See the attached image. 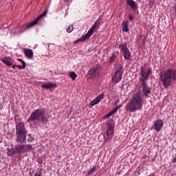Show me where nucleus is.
I'll use <instances>...</instances> for the list:
<instances>
[{
  "label": "nucleus",
  "instance_id": "1",
  "mask_svg": "<svg viewBox=\"0 0 176 176\" xmlns=\"http://www.w3.org/2000/svg\"><path fill=\"white\" fill-rule=\"evenodd\" d=\"M144 107V96L141 91H138L126 105V111L128 112H137Z\"/></svg>",
  "mask_w": 176,
  "mask_h": 176
},
{
  "label": "nucleus",
  "instance_id": "2",
  "mask_svg": "<svg viewBox=\"0 0 176 176\" xmlns=\"http://www.w3.org/2000/svg\"><path fill=\"white\" fill-rule=\"evenodd\" d=\"M160 79L165 89L171 85L173 80H176V70L168 69L166 71L160 73Z\"/></svg>",
  "mask_w": 176,
  "mask_h": 176
},
{
  "label": "nucleus",
  "instance_id": "3",
  "mask_svg": "<svg viewBox=\"0 0 176 176\" xmlns=\"http://www.w3.org/2000/svg\"><path fill=\"white\" fill-rule=\"evenodd\" d=\"M46 111L44 109H37L34 110L30 118L28 119L27 122H41L43 124H47V118L45 116Z\"/></svg>",
  "mask_w": 176,
  "mask_h": 176
},
{
  "label": "nucleus",
  "instance_id": "4",
  "mask_svg": "<svg viewBox=\"0 0 176 176\" xmlns=\"http://www.w3.org/2000/svg\"><path fill=\"white\" fill-rule=\"evenodd\" d=\"M27 129L25 125L23 122H19L16 125V142L24 144L27 140Z\"/></svg>",
  "mask_w": 176,
  "mask_h": 176
},
{
  "label": "nucleus",
  "instance_id": "5",
  "mask_svg": "<svg viewBox=\"0 0 176 176\" xmlns=\"http://www.w3.org/2000/svg\"><path fill=\"white\" fill-rule=\"evenodd\" d=\"M106 126L108 127L106 132V141H109L110 140H112L113 133H115V122H113V120L110 119L107 120Z\"/></svg>",
  "mask_w": 176,
  "mask_h": 176
},
{
  "label": "nucleus",
  "instance_id": "6",
  "mask_svg": "<svg viewBox=\"0 0 176 176\" xmlns=\"http://www.w3.org/2000/svg\"><path fill=\"white\" fill-rule=\"evenodd\" d=\"M102 68L101 65H96L93 68H91L87 72V76L89 79L94 80L97 78L101 74Z\"/></svg>",
  "mask_w": 176,
  "mask_h": 176
},
{
  "label": "nucleus",
  "instance_id": "7",
  "mask_svg": "<svg viewBox=\"0 0 176 176\" xmlns=\"http://www.w3.org/2000/svg\"><path fill=\"white\" fill-rule=\"evenodd\" d=\"M122 76H123V66L122 65H118L116 71L113 76L111 80L115 85L119 83L122 80Z\"/></svg>",
  "mask_w": 176,
  "mask_h": 176
},
{
  "label": "nucleus",
  "instance_id": "8",
  "mask_svg": "<svg viewBox=\"0 0 176 176\" xmlns=\"http://www.w3.org/2000/svg\"><path fill=\"white\" fill-rule=\"evenodd\" d=\"M16 153H25V152H28L31 151L32 148V144H17L15 146Z\"/></svg>",
  "mask_w": 176,
  "mask_h": 176
},
{
  "label": "nucleus",
  "instance_id": "9",
  "mask_svg": "<svg viewBox=\"0 0 176 176\" xmlns=\"http://www.w3.org/2000/svg\"><path fill=\"white\" fill-rule=\"evenodd\" d=\"M140 75L142 78L140 79L142 83H146V80L149 79L150 75H152V68L149 67L147 69V72L144 71V68L142 67L140 70Z\"/></svg>",
  "mask_w": 176,
  "mask_h": 176
},
{
  "label": "nucleus",
  "instance_id": "10",
  "mask_svg": "<svg viewBox=\"0 0 176 176\" xmlns=\"http://www.w3.org/2000/svg\"><path fill=\"white\" fill-rule=\"evenodd\" d=\"M45 14H47V10H44L43 13L40 14L37 18L30 23H28L27 26L25 27V30H28V28H32V27H34V25L38 24V21L42 19V17H44Z\"/></svg>",
  "mask_w": 176,
  "mask_h": 176
},
{
  "label": "nucleus",
  "instance_id": "11",
  "mask_svg": "<svg viewBox=\"0 0 176 176\" xmlns=\"http://www.w3.org/2000/svg\"><path fill=\"white\" fill-rule=\"evenodd\" d=\"M101 23V19H97L94 25L88 30L87 32V34L91 37V35H93V32H94L95 30H97V28L98 27V25H100V23Z\"/></svg>",
  "mask_w": 176,
  "mask_h": 176
},
{
  "label": "nucleus",
  "instance_id": "12",
  "mask_svg": "<svg viewBox=\"0 0 176 176\" xmlns=\"http://www.w3.org/2000/svg\"><path fill=\"white\" fill-rule=\"evenodd\" d=\"M143 96L148 97V94H151V87L148 86L146 82H142Z\"/></svg>",
  "mask_w": 176,
  "mask_h": 176
},
{
  "label": "nucleus",
  "instance_id": "13",
  "mask_svg": "<svg viewBox=\"0 0 176 176\" xmlns=\"http://www.w3.org/2000/svg\"><path fill=\"white\" fill-rule=\"evenodd\" d=\"M126 3L131 7L132 10H137L138 9V4L134 0H126Z\"/></svg>",
  "mask_w": 176,
  "mask_h": 176
},
{
  "label": "nucleus",
  "instance_id": "14",
  "mask_svg": "<svg viewBox=\"0 0 176 176\" xmlns=\"http://www.w3.org/2000/svg\"><path fill=\"white\" fill-rule=\"evenodd\" d=\"M104 94H100L98 97H96L95 99H94L91 102H90V105L91 107H94V105H97V104H98V102H100L101 101V100H102V98H104Z\"/></svg>",
  "mask_w": 176,
  "mask_h": 176
},
{
  "label": "nucleus",
  "instance_id": "15",
  "mask_svg": "<svg viewBox=\"0 0 176 176\" xmlns=\"http://www.w3.org/2000/svg\"><path fill=\"white\" fill-rule=\"evenodd\" d=\"M163 120H157L156 122H154V129L156 131H160L162 130V127H163Z\"/></svg>",
  "mask_w": 176,
  "mask_h": 176
},
{
  "label": "nucleus",
  "instance_id": "16",
  "mask_svg": "<svg viewBox=\"0 0 176 176\" xmlns=\"http://www.w3.org/2000/svg\"><path fill=\"white\" fill-rule=\"evenodd\" d=\"M42 89H45V90L47 89H56L57 87V84L49 82L47 84H44L41 85Z\"/></svg>",
  "mask_w": 176,
  "mask_h": 176
},
{
  "label": "nucleus",
  "instance_id": "17",
  "mask_svg": "<svg viewBox=\"0 0 176 176\" xmlns=\"http://www.w3.org/2000/svg\"><path fill=\"white\" fill-rule=\"evenodd\" d=\"M25 56L27 57V58H29V60H31L32 57H34V51L31 49H25L24 50Z\"/></svg>",
  "mask_w": 176,
  "mask_h": 176
},
{
  "label": "nucleus",
  "instance_id": "18",
  "mask_svg": "<svg viewBox=\"0 0 176 176\" xmlns=\"http://www.w3.org/2000/svg\"><path fill=\"white\" fill-rule=\"evenodd\" d=\"M86 39H90V36L87 33L85 35L81 36L80 38L74 41V44L79 43V42H85Z\"/></svg>",
  "mask_w": 176,
  "mask_h": 176
},
{
  "label": "nucleus",
  "instance_id": "19",
  "mask_svg": "<svg viewBox=\"0 0 176 176\" xmlns=\"http://www.w3.org/2000/svg\"><path fill=\"white\" fill-rule=\"evenodd\" d=\"M122 28L124 32H129L130 30L129 29V21H124L122 23Z\"/></svg>",
  "mask_w": 176,
  "mask_h": 176
},
{
  "label": "nucleus",
  "instance_id": "20",
  "mask_svg": "<svg viewBox=\"0 0 176 176\" xmlns=\"http://www.w3.org/2000/svg\"><path fill=\"white\" fill-rule=\"evenodd\" d=\"M1 61L3 63V64H6V65H8V67H10L13 63L12 62V59L10 58L6 57L4 58H1Z\"/></svg>",
  "mask_w": 176,
  "mask_h": 176
},
{
  "label": "nucleus",
  "instance_id": "21",
  "mask_svg": "<svg viewBox=\"0 0 176 176\" xmlns=\"http://www.w3.org/2000/svg\"><path fill=\"white\" fill-rule=\"evenodd\" d=\"M120 52H122V53L124 52H126V50H129V49L127 48V44L126 43H120L118 46Z\"/></svg>",
  "mask_w": 176,
  "mask_h": 176
},
{
  "label": "nucleus",
  "instance_id": "22",
  "mask_svg": "<svg viewBox=\"0 0 176 176\" xmlns=\"http://www.w3.org/2000/svg\"><path fill=\"white\" fill-rule=\"evenodd\" d=\"M123 54H124V60H130V58H131V54L130 53L129 50H126V51H124Z\"/></svg>",
  "mask_w": 176,
  "mask_h": 176
},
{
  "label": "nucleus",
  "instance_id": "23",
  "mask_svg": "<svg viewBox=\"0 0 176 176\" xmlns=\"http://www.w3.org/2000/svg\"><path fill=\"white\" fill-rule=\"evenodd\" d=\"M97 170H100V166H94L87 173V175H91L97 171Z\"/></svg>",
  "mask_w": 176,
  "mask_h": 176
},
{
  "label": "nucleus",
  "instance_id": "24",
  "mask_svg": "<svg viewBox=\"0 0 176 176\" xmlns=\"http://www.w3.org/2000/svg\"><path fill=\"white\" fill-rule=\"evenodd\" d=\"M16 153H17V152L16 151V147L15 149L14 148H9L7 151V155H8V156H13V155H16Z\"/></svg>",
  "mask_w": 176,
  "mask_h": 176
},
{
  "label": "nucleus",
  "instance_id": "25",
  "mask_svg": "<svg viewBox=\"0 0 176 176\" xmlns=\"http://www.w3.org/2000/svg\"><path fill=\"white\" fill-rule=\"evenodd\" d=\"M122 104H119L118 106H116L112 111H111V112L113 113V115L114 113H116L118 112V110L120 109V108H122Z\"/></svg>",
  "mask_w": 176,
  "mask_h": 176
},
{
  "label": "nucleus",
  "instance_id": "26",
  "mask_svg": "<svg viewBox=\"0 0 176 176\" xmlns=\"http://www.w3.org/2000/svg\"><path fill=\"white\" fill-rule=\"evenodd\" d=\"M115 58H116V54H113L111 56L109 57V63L112 64L115 61Z\"/></svg>",
  "mask_w": 176,
  "mask_h": 176
},
{
  "label": "nucleus",
  "instance_id": "27",
  "mask_svg": "<svg viewBox=\"0 0 176 176\" xmlns=\"http://www.w3.org/2000/svg\"><path fill=\"white\" fill-rule=\"evenodd\" d=\"M69 76L70 78H72L73 80H75L78 75H76V74L74 72H72L69 74Z\"/></svg>",
  "mask_w": 176,
  "mask_h": 176
},
{
  "label": "nucleus",
  "instance_id": "28",
  "mask_svg": "<svg viewBox=\"0 0 176 176\" xmlns=\"http://www.w3.org/2000/svg\"><path fill=\"white\" fill-rule=\"evenodd\" d=\"M67 32H72L74 31V26L72 25H69L66 29Z\"/></svg>",
  "mask_w": 176,
  "mask_h": 176
},
{
  "label": "nucleus",
  "instance_id": "29",
  "mask_svg": "<svg viewBox=\"0 0 176 176\" xmlns=\"http://www.w3.org/2000/svg\"><path fill=\"white\" fill-rule=\"evenodd\" d=\"M18 61H19L20 63H21V64H22V68H25L26 64H25V62L24 60H23V59L18 58Z\"/></svg>",
  "mask_w": 176,
  "mask_h": 176
},
{
  "label": "nucleus",
  "instance_id": "30",
  "mask_svg": "<svg viewBox=\"0 0 176 176\" xmlns=\"http://www.w3.org/2000/svg\"><path fill=\"white\" fill-rule=\"evenodd\" d=\"M112 115H113L111 111L109 113H108L107 114H106L104 116V119H108L109 118H111V116H112Z\"/></svg>",
  "mask_w": 176,
  "mask_h": 176
},
{
  "label": "nucleus",
  "instance_id": "31",
  "mask_svg": "<svg viewBox=\"0 0 176 176\" xmlns=\"http://www.w3.org/2000/svg\"><path fill=\"white\" fill-rule=\"evenodd\" d=\"M29 138L28 139V142H34V138L31 137V134H29Z\"/></svg>",
  "mask_w": 176,
  "mask_h": 176
},
{
  "label": "nucleus",
  "instance_id": "32",
  "mask_svg": "<svg viewBox=\"0 0 176 176\" xmlns=\"http://www.w3.org/2000/svg\"><path fill=\"white\" fill-rule=\"evenodd\" d=\"M129 19L131 21H133L134 20V16H133L132 14H129Z\"/></svg>",
  "mask_w": 176,
  "mask_h": 176
},
{
  "label": "nucleus",
  "instance_id": "33",
  "mask_svg": "<svg viewBox=\"0 0 176 176\" xmlns=\"http://www.w3.org/2000/svg\"><path fill=\"white\" fill-rule=\"evenodd\" d=\"M119 104V99H116L114 102V105H118Z\"/></svg>",
  "mask_w": 176,
  "mask_h": 176
},
{
  "label": "nucleus",
  "instance_id": "34",
  "mask_svg": "<svg viewBox=\"0 0 176 176\" xmlns=\"http://www.w3.org/2000/svg\"><path fill=\"white\" fill-rule=\"evenodd\" d=\"M16 68H19V69H24L25 67H23V66L16 65Z\"/></svg>",
  "mask_w": 176,
  "mask_h": 176
},
{
  "label": "nucleus",
  "instance_id": "35",
  "mask_svg": "<svg viewBox=\"0 0 176 176\" xmlns=\"http://www.w3.org/2000/svg\"><path fill=\"white\" fill-rule=\"evenodd\" d=\"M12 67V69H14V68L16 67V65H13Z\"/></svg>",
  "mask_w": 176,
  "mask_h": 176
},
{
  "label": "nucleus",
  "instance_id": "36",
  "mask_svg": "<svg viewBox=\"0 0 176 176\" xmlns=\"http://www.w3.org/2000/svg\"><path fill=\"white\" fill-rule=\"evenodd\" d=\"M173 162H175V163H176V157L173 159Z\"/></svg>",
  "mask_w": 176,
  "mask_h": 176
},
{
  "label": "nucleus",
  "instance_id": "37",
  "mask_svg": "<svg viewBox=\"0 0 176 176\" xmlns=\"http://www.w3.org/2000/svg\"><path fill=\"white\" fill-rule=\"evenodd\" d=\"M65 2H69V0H64Z\"/></svg>",
  "mask_w": 176,
  "mask_h": 176
}]
</instances>
